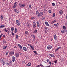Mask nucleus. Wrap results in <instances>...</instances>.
Segmentation results:
<instances>
[{"label":"nucleus","mask_w":67,"mask_h":67,"mask_svg":"<svg viewBox=\"0 0 67 67\" xmlns=\"http://www.w3.org/2000/svg\"><path fill=\"white\" fill-rule=\"evenodd\" d=\"M36 12V15H37V16L38 17L42 16L43 15V14H44L42 12H41L39 13V12L37 11Z\"/></svg>","instance_id":"1"},{"label":"nucleus","mask_w":67,"mask_h":67,"mask_svg":"<svg viewBox=\"0 0 67 67\" xmlns=\"http://www.w3.org/2000/svg\"><path fill=\"white\" fill-rule=\"evenodd\" d=\"M19 5L20 7L21 8H24L25 7V4H19Z\"/></svg>","instance_id":"2"},{"label":"nucleus","mask_w":67,"mask_h":67,"mask_svg":"<svg viewBox=\"0 0 67 67\" xmlns=\"http://www.w3.org/2000/svg\"><path fill=\"white\" fill-rule=\"evenodd\" d=\"M33 27L34 28H35L36 27V23L35 22H34L32 24Z\"/></svg>","instance_id":"3"},{"label":"nucleus","mask_w":67,"mask_h":67,"mask_svg":"<svg viewBox=\"0 0 67 67\" xmlns=\"http://www.w3.org/2000/svg\"><path fill=\"white\" fill-rule=\"evenodd\" d=\"M16 24H17V25H18V26H19L20 25V22H19V21L18 20H16Z\"/></svg>","instance_id":"4"},{"label":"nucleus","mask_w":67,"mask_h":67,"mask_svg":"<svg viewBox=\"0 0 67 67\" xmlns=\"http://www.w3.org/2000/svg\"><path fill=\"white\" fill-rule=\"evenodd\" d=\"M14 12H15L16 13H18V14H19V10H17L16 9H15L14 10Z\"/></svg>","instance_id":"5"},{"label":"nucleus","mask_w":67,"mask_h":67,"mask_svg":"<svg viewBox=\"0 0 67 67\" xmlns=\"http://www.w3.org/2000/svg\"><path fill=\"white\" fill-rule=\"evenodd\" d=\"M52 47L51 46L49 45L48 46L47 48L48 49H51L52 48Z\"/></svg>","instance_id":"6"},{"label":"nucleus","mask_w":67,"mask_h":67,"mask_svg":"<svg viewBox=\"0 0 67 67\" xmlns=\"http://www.w3.org/2000/svg\"><path fill=\"white\" fill-rule=\"evenodd\" d=\"M12 60L13 62H14L15 61V57L14 56H13L12 57Z\"/></svg>","instance_id":"7"},{"label":"nucleus","mask_w":67,"mask_h":67,"mask_svg":"<svg viewBox=\"0 0 67 67\" xmlns=\"http://www.w3.org/2000/svg\"><path fill=\"white\" fill-rule=\"evenodd\" d=\"M23 50L24 51H25V52H26V51H27V48L26 47H23Z\"/></svg>","instance_id":"8"},{"label":"nucleus","mask_w":67,"mask_h":67,"mask_svg":"<svg viewBox=\"0 0 67 67\" xmlns=\"http://www.w3.org/2000/svg\"><path fill=\"white\" fill-rule=\"evenodd\" d=\"M14 54V52L13 51H11L9 53V55H13Z\"/></svg>","instance_id":"9"},{"label":"nucleus","mask_w":67,"mask_h":67,"mask_svg":"<svg viewBox=\"0 0 67 67\" xmlns=\"http://www.w3.org/2000/svg\"><path fill=\"white\" fill-rule=\"evenodd\" d=\"M16 2H15L14 5L13 7V8L14 9V8H16Z\"/></svg>","instance_id":"10"},{"label":"nucleus","mask_w":67,"mask_h":67,"mask_svg":"<svg viewBox=\"0 0 67 67\" xmlns=\"http://www.w3.org/2000/svg\"><path fill=\"white\" fill-rule=\"evenodd\" d=\"M49 56L52 57L54 58L55 57V56L53 54H50L49 55Z\"/></svg>","instance_id":"11"},{"label":"nucleus","mask_w":67,"mask_h":67,"mask_svg":"<svg viewBox=\"0 0 67 67\" xmlns=\"http://www.w3.org/2000/svg\"><path fill=\"white\" fill-rule=\"evenodd\" d=\"M45 24L47 25V26H49V24H48V22H47V21L45 22Z\"/></svg>","instance_id":"12"},{"label":"nucleus","mask_w":67,"mask_h":67,"mask_svg":"<svg viewBox=\"0 0 67 67\" xmlns=\"http://www.w3.org/2000/svg\"><path fill=\"white\" fill-rule=\"evenodd\" d=\"M54 39L55 40H56L57 39V36L56 34L54 35Z\"/></svg>","instance_id":"13"},{"label":"nucleus","mask_w":67,"mask_h":67,"mask_svg":"<svg viewBox=\"0 0 67 67\" xmlns=\"http://www.w3.org/2000/svg\"><path fill=\"white\" fill-rule=\"evenodd\" d=\"M18 45L20 49H22V46L19 44H18Z\"/></svg>","instance_id":"14"},{"label":"nucleus","mask_w":67,"mask_h":67,"mask_svg":"<svg viewBox=\"0 0 67 67\" xmlns=\"http://www.w3.org/2000/svg\"><path fill=\"white\" fill-rule=\"evenodd\" d=\"M15 55L16 57L17 58L19 56V53H16Z\"/></svg>","instance_id":"15"},{"label":"nucleus","mask_w":67,"mask_h":67,"mask_svg":"<svg viewBox=\"0 0 67 67\" xmlns=\"http://www.w3.org/2000/svg\"><path fill=\"white\" fill-rule=\"evenodd\" d=\"M7 47H8L7 46H5L3 47V49H6V48H7Z\"/></svg>","instance_id":"16"},{"label":"nucleus","mask_w":67,"mask_h":67,"mask_svg":"<svg viewBox=\"0 0 67 67\" xmlns=\"http://www.w3.org/2000/svg\"><path fill=\"white\" fill-rule=\"evenodd\" d=\"M59 13L60 14H63V11L62 10H60L59 11Z\"/></svg>","instance_id":"17"},{"label":"nucleus","mask_w":67,"mask_h":67,"mask_svg":"<svg viewBox=\"0 0 67 67\" xmlns=\"http://www.w3.org/2000/svg\"><path fill=\"white\" fill-rule=\"evenodd\" d=\"M31 65V64L30 63H29L27 64V66H28L29 67V66H30Z\"/></svg>","instance_id":"18"},{"label":"nucleus","mask_w":67,"mask_h":67,"mask_svg":"<svg viewBox=\"0 0 67 67\" xmlns=\"http://www.w3.org/2000/svg\"><path fill=\"white\" fill-rule=\"evenodd\" d=\"M30 46L31 48L32 49V50H34V47H32V45H30Z\"/></svg>","instance_id":"19"},{"label":"nucleus","mask_w":67,"mask_h":67,"mask_svg":"<svg viewBox=\"0 0 67 67\" xmlns=\"http://www.w3.org/2000/svg\"><path fill=\"white\" fill-rule=\"evenodd\" d=\"M5 26L4 25H1L0 26V28H2H2L4 27H5Z\"/></svg>","instance_id":"20"},{"label":"nucleus","mask_w":67,"mask_h":67,"mask_svg":"<svg viewBox=\"0 0 67 67\" xmlns=\"http://www.w3.org/2000/svg\"><path fill=\"white\" fill-rule=\"evenodd\" d=\"M37 32V30H34L33 33H36Z\"/></svg>","instance_id":"21"},{"label":"nucleus","mask_w":67,"mask_h":67,"mask_svg":"<svg viewBox=\"0 0 67 67\" xmlns=\"http://www.w3.org/2000/svg\"><path fill=\"white\" fill-rule=\"evenodd\" d=\"M61 32L62 33H65V32H66V31H65V30H62Z\"/></svg>","instance_id":"22"},{"label":"nucleus","mask_w":67,"mask_h":67,"mask_svg":"<svg viewBox=\"0 0 67 67\" xmlns=\"http://www.w3.org/2000/svg\"><path fill=\"white\" fill-rule=\"evenodd\" d=\"M53 17H55V13H53Z\"/></svg>","instance_id":"23"},{"label":"nucleus","mask_w":67,"mask_h":67,"mask_svg":"<svg viewBox=\"0 0 67 67\" xmlns=\"http://www.w3.org/2000/svg\"><path fill=\"white\" fill-rule=\"evenodd\" d=\"M33 52L36 55H37V53L36 52V51H33Z\"/></svg>","instance_id":"24"},{"label":"nucleus","mask_w":67,"mask_h":67,"mask_svg":"<svg viewBox=\"0 0 67 67\" xmlns=\"http://www.w3.org/2000/svg\"><path fill=\"white\" fill-rule=\"evenodd\" d=\"M19 37V36H18V35H16V39H18V38Z\"/></svg>","instance_id":"25"},{"label":"nucleus","mask_w":67,"mask_h":67,"mask_svg":"<svg viewBox=\"0 0 67 67\" xmlns=\"http://www.w3.org/2000/svg\"><path fill=\"white\" fill-rule=\"evenodd\" d=\"M56 22V20H54L53 21H52V22L51 23V24H53V23Z\"/></svg>","instance_id":"26"},{"label":"nucleus","mask_w":67,"mask_h":67,"mask_svg":"<svg viewBox=\"0 0 67 67\" xmlns=\"http://www.w3.org/2000/svg\"><path fill=\"white\" fill-rule=\"evenodd\" d=\"M11 31H14V28H13V27H11Z\"/></svg>","instance_id":"27"},{"label":"nucleus","mask_w":67,"mask_h":67,"mask_svg":"<svg viewBox=\"0 0 67 67\" xmlns=\"http://www.w3.org/2000/svg\"><path fill=\"white\" fill-rule=\"evenodd\" d=\"M2 65H4L5 64V62H4V61H3V62H2Z\"/></svg>","instance_id":"28"},{"label":"nucleus","mask_w":67,"mask_h":67,"mask_svg":"<svg viewBox=\"0 0 67 67\" xmlns=\"http://www.w3.org/2000/svg\"><path fill=\"white\" fill-rule=\"evenodd\" d=\"M8 54H9V52H7L5 54L7 56L8 55Z\"/></svg>","instance_id":"29"},{"label":"nucleus","mask_w":67,"mask_h":67,"mask_svg":"<svg viewBox=\"0 0 67 67\" xmlns=\"http://www.w3.org/2000/svg\"><path fill=\"white\" fill-rule=\"evenodd\" d=\"M31 20H34L35 19V18L34 17H32L31 18Z\"/></svg>","instance_id":"30"},{"label":"nucleus","mask_w":67,"mask_h":67,"mask_svg":"<svg viewBox=\"0 0 67 67\" xmlns=\"http://www.w3.org/2000/svg\"><path fill=\"white\" fill-rule=\"evenodd\" d=\"M4 31L5 32H8V30H6V28H5V29H4Z\"/></svg>","instance_id":"31"},{"label":"nucleus","mask_w":67,"mask_h":67,"mask_svg":"<svg viewBox=\"0 0 67 67\" xmlns=\"http://www.w3.org/2000/svg\"><path fill=\"white\" fill-rule=\"evenodd\" d=\"M52 6H54L55 5V3H53L52 4Z\"/></svg>","instance_id":"32"},{"label":"nucleus","mask_w":67,"mask_h":67,"mask_svg":"<svg viewBox=\"0 0 67 67\" xmlns=\"http://www.w3.org/2000/svg\"><path fill=\"white\" fill-rule=\"evenodd\" d=\"M25 34H26V35H27L28 34V32L27 31H26L25 32Z\"/></svg>","instance_id":"33"},{"label":"nucleus","mask_w":67,"mask_h":67,"mask_svg":"<svg viewBox=\"0 0 67 67\" xmlns=\"http://www.w3.org/2000/svg\"><path fill=\"white\" fill-rule=\"evenodd\" d=\"M37 25V24H40V23L39 22V21H37L36 22Z\"/></svg>","instance_id":"34"},{"label":"nucleus","mask_w":67,"mask_h":67,"mask_svg":"<svg viewBox=\"0 0 67 67\" xmlns=\"http://www.w3.org/2000/svg\"><path fill=\"white\" fill-rule=\"evenodd\" d=\"M3 18V16L2 15L1 17V19H2Z\"/></svg>","instance_id":"35"},{"label":"nucleus","mask_w":67,"mask_h":67,"mask_svg":"<svg viewBox=\"0 0 67 67\" xmlns=\"http://www.w3.org/2000/svg\"><path fill=\"white\" fill-rule=\"evenodd\" d=\"M26 24H27V26H28V25H30V23H28V22H27V23Z\"/></svg>","instance_id":"36"},{"label":"nucleus","mask_w":67,"mask_h":67,"mask_svg":"<svg viewBox=\"0 0 67 67\" xmlns=\"http://www.w3.org/2000/svg\"><path fill=\"white\" fill-rule=\"evenodd\" d=\"M12 35L13 36H14V33H13V31L12 32Z\"/></svg>","instance_id":"37"},{"label":"nucleus","mask_w":67,"mask_h":67,"mask_svg":"<svg viewBox=\"0 0 67 67\" xmlns=\"http://www.w3.org/2000/svg\"><path fill=\"white\" fill-rule=\"evenodd\" d=\"M49 64L50 66H51V65H52V63H51V62H49Z\"/></svg>","instance_id":"38"},{"label":"nucleus","mask_w":67,"mask_h":67,"mask_svg":"<svg viewBox=\"0 0 67 67\" xmlns=\"http://www.w3.org/2000/svg\"><path fill=\"white\" fill-rule=\"evenodd\" d=\"M48 12L49 13H52V11L51 10H49Z\"/></svg>","instance_id":"39"},{"label":"nucleus","mask_w":67,"mask_h":67,"mask_svg":"<svg viewBox=\"0 0 67 67\" xmlns=\"http://www.w3.org/2000/svg\"><path fill=\"white\" fill-rule=\"evenodd\" d=\"M37 26L38 27H39L40 26V24H37Z\"/></svg>","instance_id":"40"},{"label":"nucleus","mask_w":67,"mask_h":67,"mask_svg":"<svg viewBox=\"0 0 67 67\" xmlns=\"http://www.w3.org/2000/svg\"><path fill=\"white\" fill-rule=\"evenodd\" d=\"M60 48H61V47H60L57 48L58 50V49H60Z\"/></svg>","instance_id":"41"},{"label":"nucleus","mask_w":67,"mask_h":67,"mask_svg":"<svg viewBox=\"0 0 67 67\" xmlns=\"http://www.w3.org/2000/svg\"><path fill=\"white\" fill-rule=\"evenodd\" d=\"M63 29H66V27L65 26H63Z\"/></svg>","instance_id":"42"},{"label":"nucleus","mask_w":67,"mask_h":67,"mask_svg":"<svg viewBox=\"0 0 67 67\" xmlns=\"http://www.w3.org/2000/svg\"><path fill=\"white\" fill-rule=\"evenodd\" d=\"M42 20H45V17H42Z\"/></svg>","instance_id":"43"},{"label":"nucleus","mask_w":67,"mask_h":67,"mask_svg":"<svg viewBox=\"0 0 67 67\" xmlns=\"http://www.w3.org/2000/svg\"><path fill=\"white\" fill-rule=\"evenodd\" d=\"M3 35V34H1L0 35V38H1L2 36Z\"/></svg>","instance_id":"44"},{"label":"nucleus","mask_w":67,"mask_h":67,"mask_svg":"<svg viewBox=\"0 0 67 67\" xmlns=\"http://www.w3.org/2000/svg\"><path fill=\"white\" fill-rule=\"evenodd\" d=\"M54 63H55V64H56V63H57V60H56L54 62Z\"/></svg>","instance_id":"45"},{"label":"nucleus","mask_w":67,"mask_h":67,"mask_svg":"<svg viewBox=\"0 0 67 67\" xmlns=\"http://www.w3.org/2000/svg\"><path fill=\"white\" fill-rule=\"evenodd\" d=\"M15 31L16 32H17V29L16 28H15Z\"/></svg>","instance_id":"46"},{"label":"nucleus","mask_w":67,"mask_h":67,"mask_svg":"<svg viewBox=\"0 0 67 67\" xmlns=\"http://www.w3.org/2000/svg\"><path fill=\"white\" fill-rule=\"evenodd\" d=\"M29 7L30 8H31V4H30Z\"/></svg>","instance_id":"47"},{"label":"nucleus","mask_w":67,"mask_h":67,"mask_svg":"<svg viewBox=\"0 0 67 67\" xmlns=\"http://www.w3.org/2000/svg\"><path fill=\"white\" fill-rule=\"evenodd\" d=\"M40 66H41V67H44L43 65H42V64H41V63L40 65Z\"/></svg>","instance_id":"48"},{"label":"nucleus","mask_w":67,"mask_h":67,"mask_svg":"<svg viewBox=\"0 0 67 67\" xmlns=\"http://www.w3.org/2000/svg\"><path fill=\"white\" fill-rule=\"evenodd\" d=\"M6 64L7 65H9V62H7L6 63Z\"/></svg>","instance_id":"49"},{"label":"nucleus","mask_w":67,"mask_h":67,"mask_svg":"<svg viewBox=\"0 0 67 67\" xmlns=\"http://www.w3.org/2000/svg\"><path fill=\"white\" fill-rule=\"evenodd\" d=\"M33 41H35V38H33Z\"/></svg>","instance_id":"50"},{"label":"nucleus","mask_w":67,"mask_h":67,"mask_svg":"<svg viewBox=\"0 0 67 67\" xmlns=\"http://www.w3.org/2000/svg\"><path fill=\"white\" fill-rule=\"evenodd\" d=\"M6 43V41H4L3 42V43Z\"/></svg>","instance_id":"51"},{"label":"nucleus","mask_w":67,"mask_h":67,"mask_svg":"<svg viewBox=\"0 0 67 67\" xmlns=\"http://www.w3.org/2000/svg\"><path fill=\"white\" fill-rule=\"evenodd\" d=\"M58 51V49L57 48L55 50V52H57Z\"/></svg>","instance_id":"52"},{"label":"nucleus","mask_w":67,"mask_h":67,"mask_svg":"<svg viewBox=\"0 0 67 67\" xmlns=\"http://www.w3.org/2000/svg\"><path fill=\"white\" fill-rule=\"evenodd\" d=\"M47 62H49V59H47Z\"/></svg>","instance_id":"53"},{"label":"nucleus","mask_w":67,"mask_h":67,"mask_svg":"<svg viewBox=\"0 0 67 67\" xmlns=\"http://www.w3.org/2000/svg\"><path fill=\"white\" fill-rule=\"evenodd\" d=\"M9 63H10L11 64H12V62L11 61H10Z\"/></svg>","instance_id":"54"},{"label":"nucleus","mask_w":67,"mask_h":67,"mask_svg":"<svg viewBox=\"0 0 67 67\" xmlns=\"http://www.w3.org/2000/svg\"><path fill=\"white\" fill-rule=\"evenodd\" d=\"M22 63L23 64H25V62H24L23 61V62H22Z\"/></svg>","instance_id":"55"},{"label":"nucleus","mask_w":67,"mask_h":67,"mask_svg":"<svg viewBox=\"0 0 67 67\" xmlns=\"http://www.w3.org/2000/svg\"><path fill=\"white\" fill-rule=\"evenodd\" d=\"M4 61V60H3V59H2V60H1L2 62H3Z\"/></svg>","instance_id":"56"},{"label":"nucleus","mask_w":67,"mask_h":67,"mask_svg":"<svg viewBox=\"0 0 67 67\" xmlns=\"http://www.w3.org/2000/svg\"><path fill=\"white\" fill-rule=\"evenodd\" d=\"M44 29L45 30H47V27H45Z\"/></svg>","instance_id":"57"},{"label":"nucleus","mask_w":67,"mask_h":67,"mask_svg":"<svg viewBox=\"0 0 67 67\" xmlns=\"http://www.w3.org/2000/svg\"><path fill=\"white\" fill-rule=\"evenodd\" d=\"M34 36H35L34 35H32L31 36L32 37H33Z\"/></svg>","instance_id":"58"},{"label":"nucleus","mask_w":67,"mask_h":67,"mask_svg":"<svg viewBox=\"0 0 67 67\" xmlns=\"http://www.w3.org/2000/svg\"><path fill=\"white\" fill-rule=\"evenodd\" d=\"M59 25V24L57 23L56 24V26H57V25Z\"/></svg>","instance_id":"59"},{"label":"nucleus","mask_w":67,"mask_h":67,"mask_svg":"<svg viewBox=\"0 0 67 67\" xmlns=\"http://www.w3.org/2000/svg\"><path fill=\"white\" fill-rule=\"evenodd\" d=\"M36 67H40V65H38Z\"/></svg>","instance_id":"60"},{"label":"nucleus","mask_w":67,"mask_h":67,"mask_svg":"<svg viewBox=\"0 0 67 67\" xmlns=\"http://www.w3.org/2000/svg\"><path fill=\"white\" fill-rule=\"evenodd\" d=\"M27 26L29 27H30V25H28Z\"/></svg>","instance_id":"61"},{"label":"nucleus","mask_w":67,"mask_h":67,"mask_svg":"<svg viewBox=\"0 0 67 67\" xmlns=\"http://www.w3.org/2000/svg\"><path fill=\"white\" fill-rule=\"evenodd\" d=\"M3 37H5V35H3Z\"/></svg>","instance_id":"62"},{"label":"nucleus","mask_w":67,"mask_h":67,"mask_svg":"<svg viewBox=\"0 0 67 67\" xmlns=\"http://www.w3.org/2000/svg\"><path fill=\"white\" fill-rule=\"evenodd\" d=\"M35 36H34L33 37V38H35Z\"/></svg>","instance_id":"63"},{"label":"nucleus","mask_w":67,"mask_h":67,"mask_svg":"<svg viewBox=\"0 0 67 67\" xmlns=\"http://www.w3.org/2000/svg\"><path fill=\"white\" fill-rule=\"evenodd\" d=\"M66 19H67V15L66 16Z\"/></svg>","instance_id":"64"}]
</instances>
